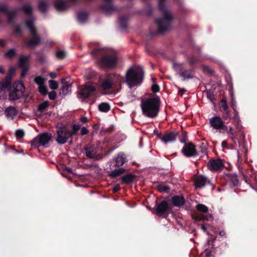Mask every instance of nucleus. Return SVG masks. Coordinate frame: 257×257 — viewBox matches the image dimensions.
<instances>
[{"label": "nucleus", "instance_id": "f257e3e1", "mask_svg": "<svg viewBox=\"0 0 257 257\" xmlns=\"http://www.w3.org/2000/svg\"><path fill=\"white\" fill-rule=\"evenodd\" d=\"M160 103V99L158 97L142 100L141 105L143 114L150 118L156 117L159 112Z\"/></svg>", "mask_w": 257, "mask_h": 257}, {"label": "nucleus", "instance_id": "f03ea898", "mask_svg": "<svg viewBox=\"0 0 257 257\" xmlns=\"http://www.w3.org/2000/svg\"><path fill=\"white\" fill-rule=\"evenodd\" d=\"M144 72L139 66L130 68L125 74L126 82L130 87L140 84L144 79Z\"/></svg>", "mask_w": 257, "mask_h": 257}, {"label": "nucleus", "instance_id": "7ed1b4c3", "mask_svg": "<svg viewBox=\"0 0 257 257\" xmlns=\"http://www.w3.org/2000/svg\"><path fill=\"white\" fill-rule=\"evenodd\" d=\"M159 7L162 12L163 18L157 19V23L158 25L159 31L161 32H163L168 29L173 17L170 11L166 7L165 0H159Z\"/></svg>", "mask_w": 257, "mask_h": 257}, {"label": "nucleus", "instance_id": "20e7f679", "mask_svg": "<svg viewBox=\"0 0 257 257\" xmlns=\"http://www.w3.org/2000/svg\"><path fill=\"white\" fill-rule=\"evenodd\" d=\"M231 105L234 111V116H232V119L233 120V122L235 123L236 131L233 132V127H230L228 131L227 132V134L229 137L232 141H234L236 139V137L238 136L239 134L241 132L242 126L240 124V119L238 112L236 111L235 109V102L234 100H232Z\"/></svg>", "mask_w": 257, "mask_h": 257}, {"label": "nucleus", "instance_id": "39448f33", "mask_svg": "<svg viewBox=\"0 0 257 257\" xmlns=\"http://www.w3.org/2000/svg\"><path fill=\"white\" fill-rule=\"evenodd\" d=\"M27 27L30 30L33 37L32 39L27 42V45L30 47H33L38 45L41 41L40 38L37 36V31L34 25L32 20H27L26 22Z\"/></svg>", "mask_w": 257, "mask_h": 257}, {"label": "nucleus", "instance_id": "423d86ee", "mask_svg": "<svg viewBox=\"0 0 257 257\" xmlns=\"http://www.w3.org/2000/svg\"><path fill=\"white\" fill-rule=\"evenodd\" d=\"M25 91L24 84L21 82H17L13 84V89L10 92V98L12 100H16L22 97Z\"/></svg>", "mask_w": 257, "mask_h": 257}, {"label": "nucleus", "instance_id": "0eeeda50", "mask_svg": "<svg viewBox=\"0 0 257 257\" xmlns=\"http://www.w3.org/2000/svg\"><path fill=\"white\" fill-rule=\"evenodd\" d=\"M122 79L119 74L110 75L103 80L101 87L103 90L109 89L113 84L120 83Z\"/></svg>", "mask_w": 257, "mask_h": 257}, {"label": "nucleus", "instance_id": "6e6552de", "mask_svg": "<svg viewBox=\"0 0 257 257\" xmlns=\"http://www.w3.org/2000/svg\"><path fill=\"white\" fill-rule=\"evenodd\" d=\"M52 136L49 133H43L35 138L31 142L33 147L44 146L47 145L51 140Z\"/></svg>", "mask_w": 257, "mask_h": 257}, {"label": "nucleus", "instance_id": "1a4fd4ad", "mask_svg": "<svg viewBox=\"0 0 257 257\" xmlns=\"http://www.w3.org/2000/svg\"><path fill=\"white\" fill-rule=\"evenodd\" d=\"M95 89V87L92 85L81 86L78 91L77 96L79 99L83 100L93 93Z\"/></svg>", "mask_w": 257, "mask_h": 257}, {"label": "nucleus", "instance_id": "9d476101", "mask_svg": "<svg viewBox=\"0 0 257 257\" xmlns=\"http://www.w3.org/2000/svg\"><path fill=\"white\" fill-rule=\"evenodd\" d=\"M57 133V141L60 144H65L68 139L72 136L71 131H68L66 127L58 128Z\"/></svg>", "mask_w": 257, "mask_h": 257}, {"label": "nucleus", "instance_id": "9b49d317", "mask_svg": "<svg viewBox=\"0 0 257 257\" xmlns=\"http://www.w3.org/2000/svg\"><path fill=\"white\" fill-rule=\"evenodd\" d=\"M117 63V59L115 53L111 55H106L103 57L101 61L102 66L111 68L113 67Z\"/></svg>", "mask_w": 257, "mask_h": 257}, {"label": "nucleus", "instance_id": "f8f14e48", "mask_svg": "<svg viewBox=\"0 0 257 257\" xmlns=\"http://www.w3.org/2000/svg\"><path fill=\"white\" fill-rule=\"evenodd\" d=\"M183 154L187 157L197 155L196 146L191 143H186L182 149Z\"/></svg>", "mask_w": 257, "mask_h": 257}, {"label": "nucleus", "instance_id": "ddd939ff", "mask_svg": "<svg viewBox=\"0 0 257 257\" xmlns=\"http://www.w3.org/2000/svg\"><path fill=\"white\" fill-rule=\"evenodd\" d=\"M34 82L38 85V91L43 95L48 93V88L44 84L46 79L40 76H37L34 79Z\"/></svg>", "mask_w": 257, "mask_h": 257}, {"label": "nucleus", "instance_id": "4468645a", "mask_svg": "<svg viewBox=\"0 0 257 257\" xmlns=\"http://www.w3.org/2000/svg\"><path fill=\"white\" fill-rule=\"evenodd\" d=\"M219 107L220 111L223 113V118L225 119H232V116L228 110V105L225 98L224 97L220 100L219 102Z\"/></svg>", "mask_w": 257, "mask_h": 257}, {"label": "nucleus", "instance_id": "2eb2a0df", "mask_svg": "<svg viewBox=\"0 0 257 257\" xmlns=\"http://www.w3.org/2000/svg\"><path fill=\"white\" fill-rule=\"evenodd\" d=\"M207 167L212 171H218L223 169L224 165L221 160H212L208 163Z\"/></svg>", "mask_w": 257, "mask_h": 257}, {"label": "nucleus", "instance_id": "dca6fc26", "mask_svg": "<svg viewBox=\"0 0 257 257\" xmlns=\"http://www.w3.org/2000/svg\"><path fill=\"white\" fill-rule=\"evenodd\" d=\"M86 156L89 158L98 160L101 158L100 156L97 153L96 148L92 146L85 148Z\"/></svg>", "mask_w": 257, "mask_h": 257}, {"label": "nucleus", "instance_id": "f3484780", "mask_svg": "<svg viewBox=\"0 0 257 257\" xmlns=\"http://www.w3.org/2000/svg\"><path fill=\"white\" fill-rule=\"evenodd\" d=\"M210 123L211 126L216 130H219L223 127L227 128V126L224 125L223 121L219 116H215L210 118Z\"/></svg>", "mask_w": 257, "mask_h": 257}, {"label": "nucleus", "instance_id": "a211bd4d", "mask_svg": "<svg viewBox=\"0 0 257 257\" xmlns=\"http://www.w3.org/2000/svg\"><path fill=\"white\" fill-rule=\"evenodd\" d=\"M210 183V181L204 175L198 176L195 181V185L196 188H202L206 184Z\"/></svg>", "mask_w": 257, "mask_h": 257}, {"label": "nucleus", "instance_id": "6ab92c4d", "mask_svg": "<svg viewBox=\"0 0 257 257\" xmlns=\"http://www.w3.org/2000/svg\"><path fill=\"white\" fill-rule=\"evenodd\" d=\"M178 134L177 132L167 133L163 135L160 139L165 143H171L175 141Z\"/></svg>", "mask_w": 257, "mask_h": 257}, {"label": "nucleus", "instance_id": "aec40b11", "mask_svg": "<svg viewBox=\"0 0 257 257\" xmlns=\"http://www.w3.org/2000/svg\"><path fill=\"white\" fill-rule=\"evenodd\" d=\"M156 214L159 216H165L168 214V203L166 201H162L157 207Z\"/></svg>", "mask_w": 257, "mask_h": 257}, {"label": "nucleus", "instance_id": "412c9836", "mask_svg": "<svg viewBox=\"0 0 257 257\" xmlns=\"http://www.w3.org/2000/svg\"><path fill=\"white\" fill-rule=\"evenodd\" d=\"M71 90V83L66 81L65 79H62V87L61 88L60 94L65 95L69 94Z\"/></svg>", "mask_w": 257, "mask_h": 257}, {"label": "nucleus", "instance_id": "4be33fe9", "mask_svg": "<svg viewBox=\"0 0 257 257\" xmlns=\"http://www.w3.org/2000/svg\"><path fill=\"white\" fill-rule=\"evenodd\" d=\"M5 113L8 119H13L17 114V110L15 107L10 106L7 107Z\"/></svg>", "mask_w": 257, "mask_h": 257}, {"label": "nucleus", "instance_id": "5701e85b", "mask_svg": "<svg viewBox=\"0 0 257 257\" xmlns=\"http://www.w3.org/2000/svg\"><path fill=\"white\" fill-rule=\"evenodd\" d=\"M126 157L124 154L123 153H119L114 158V161L115 162V166L120 167L123 165L125 162Z\"/></svg>", "mask_w": 257, "mask_h": 257}, {"label": "nucleus", "instance_id": "b1692460", "mask_svg": "<svg viewBox=\"0 0 257 257\" xmlns=\"http://www.w3.org/2000/svg\"><path fill=\"white\" fill-rule=\"evenodd\" d=\"M172 201L174 206L179 207L184 205L185 199L181 196H175L172 198Z\"/></svg>", "mask_w": 257, "mask_h": 257}, {"label": "nucleus", "instance_id": "393cba45", "mask_svg": "<svg viewBox=\"0 0 257 257\" xmlns=\"http://www.w3.org/2000/svg\"><path fill=\"white\" fill-rule=\"evenodd\" d=\"M55 7L57 10L59 11H63L66 10L67 7L66 2L62 0H58L56 2Z\"/></svg>", "mask_w": 257, "mask_h": 257}, {"label": "nucleus", "instance_id": "a878e982", "mask_svg": "<svg viewBox=\"0 0 257 257\" xmlns=\"http://www.w3.org/2000/svg\"><path fill=\"white\" fill-rule=\"evenodd\" d=\"M5 57L9 59H13L17 56V50L13 48L8 50L4 55Z\"/></svg>", "mask_w": 257, "mask_h": 257}, {"label": "nucleus", "instance_id": "bb28decb", "mask_svg": "<svg viewBox=\"0 0 257 257\" xmlns=\"http://www.w3.org/2000/svg\"><path fill=\"white\" fill-rule=\"evenodd\" d=\"M180 76L183 77V80L187 79H190L193 77V72L192 70H188L182 71L180 74Z\"/></svg>", "mask_w": 257, "mask_h": 257}, {"label": "nucleus", "instance_id": "cd10ccee", "mask_svg": "<svg viewBox=\"0 0 257 257\" xmlns=\"http://www.w3.org/2000/svg\"><path fill=\"white\" fill-rule=\"evenodd\" d=\"M30 59L29 56H22L19 58V66H22L25 65H29L28 64Z\"/></svg>", "mask_w": 257, "mask_h": 257}, {"label": "nucleus", "instance_id": "c85d7f7f", "mask_svg": "<svg viewBox=\"0 0 257 257\" xmlns=\"http://www.w3.org/2000/svg\"><path fill=\"white\" fill-rule=\"evenodd\" d=\"M124 171L125 170L123 168L115 169L111 172V173L109 174V176L111 178H115L123 174L124 172Z\"/></svg>", "mask_w": 257, "mask_h": 257}, {"label": "nucleus", "instance_id": "c756f323", "mask_svg": "<svg viewBox=\"0 0 257 257\" xmlns=\"http://www.w3.org/2000/svg\"><path fill=\"white\" fill-rule=\"evenodd\" d=\"M134 176L132 174H127L121 178L122 182L124 184H128L133 181Z\"/></svg>", "mask_w": 257, "mask_h": 257}, {"label": "nucleus", "instance_id": "7c9ffc66", "mask_svg": "<svg viewBox=\"0 0 257 257\" xmlns=\"http://www.w3.org/2000/svg\"><path fill=\"white\" fill-rule=\"evenodd\" d=\"M99 110L102 112H107L110 109V106L107 103H102L98 106Z\"/></svg>", "mask_w": 257, "mask_h": 257}, {"label": "nucleus", "instance_id": "2f4dec72", "mask_svg": "<svg viewBox=\"0 0 257 257\" xmlns=\"http://www.w3.org/2000/svg\"><path fill=\"white\" fill-rule=\"evenodd\" d=\"M78 20L80 23H84L87 19V15L83 12L79 13L77 16Z\"/></svg>", "mask_w": 257, "mask_h": 257}, {"label": "nucleus", "instance_id": "473e14b6", "mask_svg": "<svg viewBox=\"0 0 257 257\" xmlns=\"http://www.w3.org/2000/svg\"><path fill=\"white\" fill-rule=\"evenodd\" d=\"M196 208L198 211L202 212L203 213H206L208 211V207L206 206H205V205L202 204H197L196 205Z\"/></svg>", "mask_w": 257, "mask_h": 257}, {"label": "nucleus", "instance_id": "72a5a7b5", "mask_svg": "<svg viewBox=\"0 0 257 257\" xmlns=\"http://www.w3.org/2000/svg\"><path fill=\"white\" fill-rule=\"evenodd\" d=\"M111 2V0H103V2L106 5V6H103L102 8V9L106 12L111 10L112 9L110 5Z\"/></svg>", "mask_w": 257, "mask_h": 257}, {"label": "nucleus", "instance_id": "f704fd0d", "mask_svg": "<svg viewBox=\"0 0 257 257\" xmlns=\"http://www.w3.org/2000/svg\"><path fill=\"white\" fill-rule=\"evenodd\" d=\"M174 69L179 73L182 72L183 69V66L182 64L178 63H174L173 65Z\"/></svg>", "mask_w": 257, "mask_h": 257}, {"label": "nucleus", "instance_id": "c9c22d12", "mask_svg": "<svg viewBox=\"0 0 257 257\" xmlns=\"http://www.w3.org/2000/svg\"><path fill=\"white\" fill-rule=\"evenodd\" d=\"M20 67L22 68V72L21 74V76L22 77H25L26 76L27 72L30 69V66L29 65H27L20 66Z\"/></svg>", "mask_w": 257, "mask_h": 257}, {"label": "nucleus", "instance_id": "e433bc0d", "mask_svg": "<svg viewBox=\"0 0 257 257\" xmlns=\"http://www.w3.org/2000/svg\"><path fill=\"white\" fill-rule=\"evenodd\" d=\"M49 86L52 89H56L58 87V83L57 82L53 80H50L49 81Z\"/></svg>", "mask_w": 257, "mask_h": 257}, {"label": "nucleus", "instance_id": "4c0bfd02", "mask_svg": "<svg viewBox=\"0 0 257 257\" xmlns=\"http://www.w3.org/2000/svg\"><path fill=\"white\" fill-rule=\"evenodd\" d=\"M49 106L48 101H45L43 103L40 104L39 106V110L43 111L45 110Z\"/></svg>", "mask_w": 257, "mask_h": 257}, {"label": "nucleus", "instance_id": "58836bf2", "mask_svg": "<svg viewBox=\"0 0 257 257\" xmlns=\"http://www.w3.org/2000/svg\"><path fill=\"white\" fill-rule=\"evenodd\" d=\"M25 133L22 130H18L15 133V136L18 139L22 138L24 136Z\"/></svg>", "mask_w": 257, "mask_h": 257}, {"label": "nucleus", "instance_id": "ea45409f", "mask_svg": "<svg viewBox=\"0 0 257 257\" xmlns=\"http://www.w3.org/2000/svg\"><path fill=\"white\" fill-rule=\"evenodd\" d=\"M25 13L27 15H29L32 13V8L29 5H26L23 8Z\"/></svg>", "mask_w": 257, "mask_h": 257}, {"label": "nucleus", "instance_id": "a19ab883", "mask_svg": "<svg viewBox=\"0 0 257 257\" xmlns=\"http://www.w3.org/2000/svg\"><path fill=\"white\" fill-rule=\"evenodd\" d=\"M8 87V84L4 82H0V93H3Z\"/></svg>", "mask_w": 257, "mask_h": 257}, {"label": "nucleus", "instance_id": "79ce46f5", "mask_svg": "<svg viewBox=\"0 0 257 257\" xmlns=\"http://www.w3.org/2000/svg\"><path fill=\"white\" fill-rule=\"evenodd\" d=\"M66 56V53L63 51H58L56 53V56L59 59H63Z\"/></svg>", "mask_w": 257, "mask_h": 257}, {"label": "nucleus", "instance_id": "37998d69", "mask_svg": "<svg viewBox=\"0 0 257 257\" xmlns=\"http://www.w3.org/2000/svg\"><path fill=\"white\" fill-rule=\"evenodd\" d=\"M48 8V5L44 3H41L39 5V9L42 12H45Z\"/></svg>", "mask_w": 257, "mask_h": 257}, {"label": "nucleus", "instance_id": "c03bdc74", "mask_svg": "<svg viewBox=\"0 0 257 257\" xmlns=\"http://www.w3.org/2000/svg\"><path fill=\"white\" fill-rule=\"evenodd\" d=\"M15 71H16V69H15V67H11L9 68V71H8V73L7 77H12L13 75V74L15 73Z\"/></svg>", "mask_w": 257, "mask_h": 257}, {"label": "nucleus", "instance_id": "a18cd8bd", "mask_svg": "<svg viewBox=\"0 0 257 257\" xmlns=\"http://www.w3.org/2000/svg\"><path fill=\"white\" fill-rule=\"evenodd\" d=\"M201 67H202V70L204 72H208V73H211L212 72H213V70L207 66L202 65Z\"/></svg>", "mask_w": 257, "mask_h": 257}, {"label": "nucleus", "instance_id": "49530a36", "mask_svg": "<svg viewBox=\"0 0 257 257\" xmlns=\"http://www.w3.org/2000/svg\"><path fill=\"white\" fill-rule=\"evenodd\" d=\"M158 188L159 191L161 192L167 191L169 189V188L167 186L164 185H160Z\"/></svg>", "mask_w": 257, "mask_h": 257}, {"label": "nucleus", "instance_id": "de8ad7c7", "mask_svg": "<svg viewBox=\"0 0 257 257\" xmlns=\"http://www.w3.org/2000/svg\"><path fill=\"white\" fill-rule=\"evenodd\" d=\"M80 126L78 124H75L73 125V130L72 132H71V134H72V136L75 134L80 129Z\"/></svg>", "mask_w": 257, "mask_h": 257}, {"label": "nucleus", "instance_id": "09e8293b", "mask_svg": "<svg viewBox=\"0 0 257 257\" xmlns=\"http://www.w3.org/2000/svg\"><path fill=\"white\" fill-rule=\"evenodd\" d=\"M188 61L189 63L192 65L195 64V63L197 62V59L194 57H191L188 58Z\"/></svg>", "mask_w": 257, "mask_h": 257}, {"label": "nucleus", "instance_id": "8fccbe9b", "mask_svg": "<svg viewBox=\"0 0 257 257\" xmlns=\"http://www.w3.org/2000/svg\"><path fill=\"white\" fill-rule=\"evenodd\" d=\"M48 95H49V98L51 100H54L56 98V93L54 91H52L50 92L49 93Z\"/></svg>", "mask_w": 257, "mask_h": 257}, {"label": "nucleus", "instance_id": "3c124183", "mask_svg": "<svg viewBox=\"0 0 257 257\" xmlns=\"http://www.w3.org/2000/svg\"><path fill=\"white\" fill-rule=\"evenodd\" d=\"M152 90L154 92H158L159 90V86L157 84H154L152 86Z\"/></svg>", "mask_w": 257, "mask_h": 257}, {"label": "nucleus", "instance_id": "603ef678", "mask_svg": "<svg viewBox=\"0 0 257 257\" xmlns=\"http://www.w3.org/2000/svg\"><path fill=\"white\" fill-rule=\"evenodd\" d=\"M0 12L8 13V9L7 7L5 5H1L0 6Z\"/></svg>", "mask_w": 257, "mask_h": 257}, {"label": "nucleus", "instance_id": "864d4df0", "mask_svg": "<svg viewBox=\"0 0 257 257\" xmlns=\"http://www.w3.org/2000/svg\"><path fill=\"white\" fill-rule=\"evenodd\" d=\"M88 133V130L86 129V127H83L81 128V134L82 135H86Z\"/></svg>", "mask_w": 257, "mask_h": 257}, {"label": "nucleus", "instance_id": "5fc2aeb1", "mask_svg": "<svg viewBox=\"0 0 257 257\" xmlns=\"http://www.w3.org/2000/svg\"><path fill=\"white\" fill-rule=\"evenodd\" d=\"M207 96L208 98L210 99V100L211 101L213 100L212 94L211 93V92L210 91H207Z\"/></svg>", "mask_w": 257, "mask_h": 257}, {"label": "nucleus", "instance_id": "6e6d98bb", "mask_svg": "<svg viewBox=\"0 0 257 257\" xmlns=\"http://www.w3.org/2000/svg\"><path fill=\"white\" fill-rule=\"evenodd\" d=\"M232 182H233V185L236 186L237 185V183H238V180L237 179L236 177H234L233 179H232Z\"/></svg>", "mask_w": 257, "mask_h": 257}, {"label": "nucleus", "instance_id": "4d7b16f0", "mask_svg": "<svg viewBox=\"0 0 257 257\" xmlns=\"http://www.w3.org/2000/svg\"><path fill=\"white\" fill-rule=\"evenodd\" d=\"M120 189V187H119V185H115L113 190L114 192H117Z\"/></svg>", "mask_w": 257, "mask_h": 257}, {"label": "nucleus", "instance_id": "13d9d810", "mask_svg": "<svg viewBox=\"0 0 257 257\" xmlns=\"http://www.w3.org/2000/svg\"><path fill=\"white\" fill-rule=\"evenodd\" d=\"M6 73V70L4 69V67L2 66H0V73L5 74Z\"/></svg>", "mask_w": 257, "mask_h": 257}, {"label": "nucleus", "instance_id": "bf43d9fd", "mask_svg": "<svg viewBox=\"0 0 257 257\" xmlns=\"http://www.w3.org/2000/svg\"><path fill=\"white\" fill-rule=\"evenodd\" d=\"M221 146L222 148H226L227 142L226 141H223L221 143Z\"/></svg>", "mask_w": 257, "mask_h": 257}, {"label": "nucleus", "instance_id": "052dcab7", "mask_svg": "<svg viewBox=\"0 0 257 257\" xmlns=\"http://www.w3.org/2000/svg\"><path fill=\"white\" fill-rule=\"evenodd\" d=\"M50 77L52 78H55L56 77V74L53 72H51L49 74Z\"/></svg>", "mask_w": 257, "mask_h": 257}, {"label": "nucleus", "instance_id": "680f3d73", "mask_svg": "<svg viewBox=\"0 0 257 257\" xmlns=\"http://www.w3.org/2000/svg\"><path fill=\"white\" fill-rule=\"evenodd\" d=\"M81 121L82 122H86L87 121V118L86 117H82L81 118Z\"/></svg>", "mask_w": 257, "mask_h": 257}, {"label": "nucleus", "instance_id": "e2e57ef3", "mask_svg": "<svg viewBox=\"0 0 257 257\" xmlns=\"http://www.w3.org/2000/svg\"><path fill=\"white\" fill-rule=\"evenodd\" d=\"M5 45V42L3 40L0 39V46H4Z\"/></svg>", "mask_w": 257, "mask_h": 257}, {"label": "nucleus", "instance_id": "0e129e2a", "mask_svg": "<svg viewBox=\"0 0 257 257\" xmlns=\"http://www.w3.org/2000/svg\"><path fill=\"white\" fill-rule=\"evenodd\" d=\"M219 234L221 236H224L225 235V232L224 230L220 231L219 232Z\"/></svg>", "mask_w": 257, "mask_h": 257}, {"label": "nucleus", "instance_id": "69168bd1", "mask_svg": "<svg viewBox=\"0 0 257 257\" xmlns=\"http://www.w3.org/2000/svg\"><path fill=\"white\" fill-rule=\"evenodd\" d=\"M186 91L185 89H179V93L181 94V95H182V94L185 92Z\"/></svg>", "mask_w": 257, "mask_h": 257}, {"label": "nucleus", "instance_id": "338daca9", "mask_svg": "<svg viewBox=\"0 0 257 257\" xmlns=\"http://www.w3.org/2000/svg\"><path fill=\"white\" fill-rule=\"evenodd\" d=\"M98 51V49H95L93 51V53L94 54L97 53V52Z\"/></svg>", "mask_w": 257, "mask_h": 257}, {"label": "nucleus", "instance_id": "774afa93", "mask_svg": "<svg viewBox=\"0 0 257 257\" xmlns=\"http://www.w3.org/2000/svg\"><path fill=\"white\" fill-rule=\"evenodd\" d=\"M201 228H202V230H203L204 231H206V228H205V227L204 225H202V226H201Z\"/></svg>", "mask_w": 257, "mask_h": 257}]
</instances>
